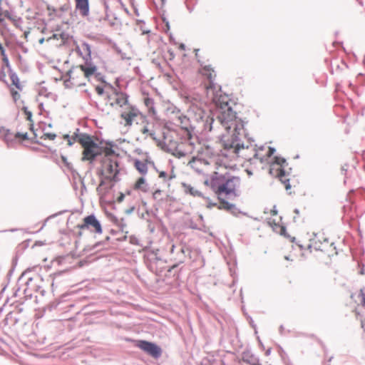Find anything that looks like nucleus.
I'll list each match as a JSON object with an SVG mask.
<instances>
[{"label": "nucleus", "mask_w": 365, "mask_h": 365, "mask_svg": "<svg viewBox=\"0 0 365 365\" xmlns=\"http://www.w3.org/2000/svg\"><path fill=\"white\" fill-rule=\"evenodd\" d=\"M220 168L215 171L210 179L205 180L204 184L211 187L220 202V208L229 210L233 205L228 200L239 196L241 180L238 177L230 176L223 173Z\"/></svg>", "instance_id": "nucleus-1"}, {"label": "nucleus", "mask_w": 365, "mask_h": 365, "mask_svg": "<svg viewBox=\"0 0 365 365\" xmlns=\"http://www.w3.org/2000/svg\"><path fill=\"white\" fill-rule=\"evenodd\" d=\"M217 120L232 139L239 138L244 133V123L237 116L236 113L229 106L228 102H220Z\"/></svg>", "instance_id": "nucleus-2"}, {"label": "nucleus", "mask_w": 365, "mask_h": 365, "mask_svg": "<svg viewBox=\"0 0 365 365\" xmlns=\"http://www.w3.org/2000/svg\"><path fill=\"white\" fill-rule=\"evenodd\" d=\"M112 107L120 108V116L125 127H130L138 118L145 119V116L138 108L129 103L128 96L122 92H116L111 98Z\"/></svg>", "instance_id": "nucleus-3"}, {"label": "nucleus", "mask_w": 365, "mask_h": 365, "mask_svg": "<svg viewBox=\"0 0 365 365\" xmlns=\"http://www.w3.org/2000/svg\"><path fill=\"white\" fill-rule=\"evenodd\" d=\"M96 65L81 64L70 71L69 79L75 86H85L93 76H97L99 74Z\"/></svg>", "instance_id": "nucleus-4"}, {"label": "nucleus", "mask_w": 365, "mask_h": 365, "mask_svg": "<svg viewBox=\"0 0 365 365\" xmlns=\"http://www.w3.org/2000/svg\"><path fill=\"white\" fill-rule=\"evenodd\" d=\"M74 140H77L83 149L81 158L83 161L93 162L97 156L100 155V145L96 143L91 135L81 133Z\"/></svg>", "instance_id": "nucleus-5"}, {"label": "nucleus", "mask_w": 365, "mask_h": 365, "mask_svg": "<svg viewBox=\"0 0 365 365\" xmlns=\"http://www.w3.org/2000/svg\"><path fill=\"white\" fill-rule=\"evenodd\" d=\"M307 248L310 252L321 251L324 252L329 257L338 254L334 243L326 237L324 234L318 233L310 239Z\"/></svg>", "instance_id": "nucleus-6"}, {"label": "nucleus", "mask_w": 365, "mask_h": 365, "mask_svg": "<svg viewBox=\"0 0 365 365\" xmlns=\"http://www.w3.org/2000/svg\"><path fill=\"white\" fill-rule=\"evenodd\" d=\"M229 140H225V149L235 155L238 158L250 161L253 158L263 160V158L259 157L258 153L254 148L240 147L238 138L232 139L231 143H228Z\"/></svg>", "instance_id": "nucleus-7"}, {"label": "nucleus", "mask_w": 365, "mask_h": 365, "mask_svg": "<svg viewBox=\"0 0 365 365\" xmlns=\"http://www.w3.org/2000/svg\"><path fill=\"white\" fill-rule=\"evenodd\" d=\"M201 83L207 93L214 92L220 86L216 82L217 73L211 65H201L197 71Z\"/></svg>", "instance_id": "nucleus-8"}, {"label": "nucleus", "mask_w": 365, "mask_h": 365, "mask_svg": "<svg viewBox=\"0 0 365 365\" xmlns=\"http://www.w3.org/2000/svg\"><path fill=\"white\" fill-rule=\"evenodd\" d=\"M288 163L281 157H275L274 162L270 165V173L280 179L284 185L286 190L291 194L292 192L290 179L287 178L286 168Z\"/></svg>", "instance_id": "nucleus-9"}, {"label": "nucleus", "mask_w": 365, "mask_h": 365, "mask_svg": "<svg viewBox=\"0 0 365 365\" xmlns=\"http://www.w3.org/2000/svg\"><path fill=\"white\" fill-rule=\"evenodd\" d=\"M118 173V163L116 157L114 158H103L101 168L99 171L101 178L116 182L118 181L117 175Z\"/></svg>", "instance_id": "nucleus-10"}, {"label": "nucleus", "mask_w": 365, "mask_h": 365, "mask_svg": "<svg viewBox=\"0 0 365 365\" xmlns=\"http://www.w3.org/2000/svg\"><path fill=\"white\" fill-rule=\"evenodd\" d=\"M77 227L80 230H88L95 234H101L103 232L102 226L95 215H91L83 219L81 224H78Z\"/></svg>", "instance_id": "nucleus-11"}, {"label": "nucleus", "mask_w": 365, "mask_h": 365, "mask_svg": "<svg viewBox=\"0 0 365 365\" xmlns=\"http://www.w3.org/2000/svg\"><path fill=\"white\" fill-rule=\"evenodd\" d=\"M135 345L155 359L160 357L161 355L162 350L160 347L154 343L145 340H138L135 341Z\"/></svg>", "instance_id": "nucleus-12"}, {"label": "nucleus", "mask_w": 365, "mask_h": 365, "mask_svg": "<svg viewBox=\"0 0 365 365\" xmlns=\"http://www.w3.org/2000/svg\"><path fill=\"white\" fill-rule=\"evenodd\" d=\"M77 54L83 60V65H96L91 58V46L88 43L81 42L76 46L75 48Z\"/></svg>", "instance_id": "nucleus-13"}, {"label": "nucleus", "mask_w": 365, "mask_h": 365, "mask_svg": "<svg viewBox=\"0 0 365 365\" xmlns=\"http://www.w3.org/2000/svg\"><path fill=\"white\" fill-rule=\"evenodd\" d=\"M168 146L172 150V154L178 158L185 156L188 153L187 148H193L192 145L187 141L180 143L170 141Z\"/></svg>", "instance_id": "nucleus-14"}, {"label": "nucleus", "mask_w": 365, "mask_h": 365, "mask_svg": "<svg viewBox=\"0 0 365 365\" xmlns=\"http://www.w3.org/2000/svg\"><path fill=\"white\" fill-rule=\"evenodd\" d=\"M114 180L101 178L100 183L96 188V192L101 200H106L113 187Z\"/></svg>", "instance_id": "nucleus-15"}, {"label": "nucleus", "mask_w": 365, "mask_h": 365, "mask_svg": "<svg viewBox=\"0 0 365 365\" xmlns=\"http://www.w3.org/2000/svg\"><path fill=\"white\" fill-rule=\"evenodd\" d=\"M46 9L48 11V15L51 19L62 18L64 14H66L70 11L71 4L68 2V1H67L66 3H64L63 5H61L58 8H55L53 6L48 5Z\"/></svg>", "instance_id": "nucleus-16"}, {"label": "nucleus", "mask_w": 365, "mask_h": 365, "mask_svg": "<svg viewBox=\"0 0 365 365\" xmlns=\"http://www.w3.org/2000/svg\"><path fill=\"white\" fill-rule=\"evenodd\" d=\"M100 155L103 154V158H114L116 157L118 158V155H115L114 150L113 149V146L110 143H100Z\"/></svg>", "instance_id": "nucleus-17"}, {"label": "nucleus", "mask_w": 365, "mask_h": 365, "mask_svg": "<svg viewBox=\"0 0 365 365\" xmlns=\"http://www.w3.org/2000/svg\"><path fill=\"white\" fill-rule=\"evenodd\" d=\"M138 120H142L143 123H145V125L142 127V128L140 130V133L143 135H144L145 138L150 137L154 140H158L155 131L150 127V124L148 122L147 119L138 118Z\"/></svg>", "instance_id": "nucleus-18"}, {"label": "nucleus", "mask_w": 365, "mask_h": 365, "mask_svg": "<svg viewBox=\"0 0 365 365\" xmlns=\"http://www.w3.org/2000/svg\"><path fill=\"white\" fill-rule=\"evenodd\" d=\"M76 4V9L79 11L82 16H88L89 14V2L88 0H74Z\"/></svg>", "instance_id": "nucleus-19"}, {"label": "nucleus", "mask_w": 365, "mask_h": 365, "mask_svg": "<svg viewBox=\"0 0 365 365\" xmlns=\"http://www.w3.org/2000/svg\"><path fill=\"white\" fill-rule=\"evenodd\" d=\"M46 41L55 46H58L64 43V38L61 34H54L46 38Z\"/></svg>", "instance_id": "nucleus-20"}, {"label": "nucleus", "mask_w": 365, "mask_h": 365, "mask_svg": "<svg viewBox=\"0 0 365 365\" xmlns=\"http://www.w3.org/2000/svg\"><path fill=\"white\" fill-rule=\"evenodd\" d=\"M143 102L145 106L148 108V113L149 115H151L153 116H155L157 114V112L154 108V100L151 98H150L148 95L145 96L143 98Z\"/></svg>", "instance_id": "nucleus-21"}, {"label": "nucleus", "mask_w": 365, "mask_h": 365, "mask_svg": "<svg viewBox=\"0 0 365 365\" xmlns=\"http://www.w3.org/2000/svg\"><path fill=\"white\" fill-rule=\"evenodd\" d=\"M133 189L135 190H140L143 192H146L148 191V187L145 178H139L133 185Z\"/></svg>", "instance_id": "nucleus-22"}, {"label": "nucleus", "mask_w": 365, "mask_h": 365, "mask_svg": "<svg viewBox=\"0 0 365 365\" xmlns=\"http://www.w3.org/2000/svg\"><path fill=\"white\" fill-rule=\"evenodd\" d=\"M135 168L143 175H145L148 172V166L145 162L139 160H135L134 163Z\"/></svg>", "instance_id": "nucleus-23"}, {"label": "nucleus", "mask_w": 365, "mask_h": 365, "mask_svg": "<svg viewBox=\"0 0 365 365\" xmlns=\"http://www.w3.org/2000/svg\"><path fill=\"white\" fill-rule=\"evenodd\" d=\"M22 110L26 116V120L29 122L28 123L29 128L32 130L33 127H34V120L32 119V113L28 110L27 107H25V106L22 108Z\"/></svg>", "instance_id": "nucleus-24"}, {"label": "nucleus", "mask_w": 365, "mask_h": 365, "mask_svg": "<svg viewBox=\"0 0 365 365\" xmlns=\"http://www.w3.org/2000/svg\"><path fill=\"white\" fill-rule=\"evenodd\" d=\"M9 72L12 85L14 86L17 89L21 90V86L17 75L15 73L11 72V71Z\"/></svg>", "instance_id": "nucleus-25"}, {"label": "nucleus", "mask_w": 365, "mask_h": 365, "mask_svg": "<svg viewBox=\"0 0 365 365\" xmlns=\"http://www.w3.org/2000/svg\"><path fill=\"white\" fill-rule=\"evenodd\" d=\"M0 50H1V56H3V61L4 63V68L6 67L7 69H8V71H11V68H10V66H9V59L6 56V55L5 54V51L3 49V47L0 45Z\"/></svg>", "instance_id": "nucleus-26"}, {"label": "nucleus", "mask_w": 365, "mask_h": 365, "mask_svg": "<svg viewBox=\"0 0 365 365\" xmlns=\"http://www.w3.org/2000/svg\"><path fill=\"white\" fill-rule=\"evenodd\" d=\"M358 299L359 303L365 308V292L364 289H360L358 294Z\"/></svg>", "instance_id": "nucleus-27"}, {"label": "nucleus", "mask_w": 365, "mask_h": 365, "mask_svg": "<svg viewBox=\"0 0 365 365\" xmlns=\"http://www.w3.org/2000/svg\"><path fill=\"white\" fill-rule=\"evenodd\" d=\"M56 138V135L52 133H46L41 136V139L53 140Z\"/></svg>", "instance_id": "nucleus-28"}, {"label": "nucleus", "mask_w": 365, "mask_h": 365, "mask_svg": "<svg viewBox=\"0 0 365 365\" xmlns=\"http://www.w3.org/2000/svg\"><path fill=\"white\" fill-rule=\"evenodd\" d=\"M78 135V134H76L74 136L71 138L68 135H64L63 138L67 140L68 145L69 146L72 145L75 142H77V140H74V139H76V136Z\"/></svg>", "instance_id": "nucleus-29"}, {"label": "nucleus", "mask_w": 365, "mask_h": 365, "mask_svg": "<svg viewBox=\"0 0 365 365\" xmlns=\"http://www.w3.org/2000/svg\"><path fill=\"white\" fill-rule=\"evenodd\" d=\"M15 138L17 139H20L21 140H26L29 139L28 133H21V132H17L15 134Z\"/></svg>", "instance_id": "nucleus-30"}, {"label": "nucleus", "mask_w": 365, "mask_h": 365, "mask_svg": "<svg viewBox=\"0 0 365 365\" xmlns=\"http://www.w3.org/2000/svg\"><path fill=\"white\" fill-rule=\"evenodd\" d=\"M153 198L155 200L161 201L162 200V191L160 190H156L153 193Z\"/></svg>", "instance_id": "nucleus-31"}, {"label": "nucleus", "mask_w": 365, "mask_h": 365, "mask_svg": "<svg viewBox=\"0 0 365 365\" xmlns=\"http://www.w3.org/2000/svg\"><path fill=\"white\" fill-rule=\"evenodd\" d=\"M11 95L15 102L20 98L19 92L14 88H11Z\"/></svg>", "instance_id": "nucleus-32"}, {"label": "nucleus", "mask_w": 365, "mask_h": 365, "mask_svg": "<svg viewBox=\"0 0 365 365\" xmlns=\"http://www.w3.org/2000/svg\"><path fill=\"white\" fill-rule=\"evenodd\" d=\"M5 68L2 66L1 71L0 72V81L3 82H6V73L4 71Z\"/></svg>", "instance_id": "nucleus-33"}, {"label": "nucleus", "mask_w": 365, "mask_h": 365, "mask_svg": "<svg viewBox=\"0 0 365 365\" xmlns=\"http://www.w3.org/2000/svg\"><path fill=\"white\" fill-rule=\"evenodd\" d=\"M61 160L62 162L63 163V164L68 168H71V164L68 161V159L66 157L63 156V155H61Z\"/></svg>", "instance_id": "nucleus-34"}, {"label": "nucleus", "mask_w": 365, "mask_h": 365, "mask_svg": "<svg viewBox=\"0 0 365 365\" xmlns=\"http://www.w3.org/2000/svg\"><path fill=\"white\" fill-rule=\"evenodd\" d=\"M274 151H275L274 148L269 147L268 150L266 153V155L267 157H270L271 155H272L274 154Z\"/></svg>", "instance_id": "nucleus-35"}, {"label": "nucleus", "mask_w": 365, "mask_h": 365, "mask_svg": "<svg viewBox=\"0 0 365 365\" xmlns=\"http://www.w3.org/2000/svg\"><path fill=\"white\" fill-rule=\"evenodd\" d=\"M190 192L191 195L194 196H200V192L197 190H194L192 187L190 188Z\"/></svg>", "instance_id": "nucleus-36"}, {"label": "nucleus", "mask_w": 365, "mask_h": 365, "mask_svg": "<svg viewBox=\"0 0 365 365\" xmlns=\"http://www.w3.org/2000/svg\"><path fill=\"white\" fill-rule=\"evenodd\" d=\"M96 91H97L98 94H102L103 92V89L102 88H100V87H97L96 88Z\"/></svg>", "instance_id": "nucleus-37"}, {"label": "nucleus", "mask_w": 365, "mask_h": 365, "mask_svg": "<svg viewBox=\"0 0 365 365\" xmlns=\"http://www.w3.org/2000/svg\"><path fill=\"white\" fill-rule=\"evenodd\" d=\"M166 175H166V173H165V172H163V171H162V172H160V173H159V177H160V178H166Z\"/></svg>", "instance_id": "nucleus-38"}, {"label": "nucleus", "mask_w": 365, "mask_h": 365, "mask_svg": "<svg viewBox=\"0 0 365 365\" xmlns=\"http://www.w3.org/2000/svg\"><path fill=\"white\" fill-rule=\"evenodd\" d=\"M198 51H199V49H196V50H195V56H196V58H197V61H198L199 62H200V56H199V55H198Z\"/></svg>", "instance_id": "nucleus-39"}, {"label": "nucleus", "mask_w": 365, "mask_h": 365, "mask_svg": "<svg viewBox=\"0 0 365 365\" xmlns=\"http://www.w3.org/2000/svg\"><path fill=\"white\" fill-rule=\"evenodd\" d=\"M280 233L282 234L285 231V227L283 226H279Z\"/></svg>", "instance_id": "nucleus-40"}, {"label": "nucleus", "mask_w": 365, "mask_h": 365, "mask_svg": "<svg viewBox=\"0 0 365 365\" xmlns=\"http://www.w3.org/2000/svg\"><path fill=\"white\" fill-rule=\"evenodd\" d=\"M45 41H46V39H45L44 38H42L39 39L38 42H39V43L42 44Z\"/></svg>", "instance_id": "nucleus-41"}, {"label": "nucleus", "mask_w": 365, "mask_h": 365, "mask_svg": "<svg viewBox=\"0 0 365 365\" xmlns=\"http://www.w3.org/2000/svg\"><path fill=\"white\" fill-rule=\"evenodd\" d=\"M124 197V195H121L119 197H118V202H121L123 200Z\"/></svg>", "instance_id": "nucleus-42"}, {"label": "nucleus", "mask_w": 365, "mask_h": 365, "mask_svg": "<svg viewBox=\"0 0 365 365\" xmlns=\"http://www.w3.org/2000/svg\"><path fill=\"white\" fill-rule=\"evenodd\" d=\"M170 59L173 58H174L173 53L170 52Z\"/></svg>", "instance_id": "nucleus-43"}, {"label": "nucleus", "mask_w": 365, "mask_h": 365, "mask_svg": "<svg viewBox=\"0 0 365 365\" xmlns=\"http://www.w3.org/2000/svg\"><path fill=\"white\" fill-rule=\"evenodd\" d=\"M181 252H182V254H185V249H184V248H182V249H181Z\"/></svg>", "instance_id": "nucleus-44"}, {"label": "nucleus", "mask_w": 365, "mask_h": 365, "mask_svg": "<svg viewBox=\"0 0 365 365\" xmlns=\"http://www.w3.org/2000/svg\"><path fill=\"white\" fill-rule=\"evenodd\" d=\"M174 247H175V245H173V246H172V248H171V252H173Z\"/></svg>", "instance_id": "nucleus-45"}, {"label": "nucleus", "mask_w": 365, "mask_h": 365, "mask_svg": "<svg viewBox=\"0 0 365 365\" xmlns=\"http://www.w3.org/2000/svg\"><path fill=\"white\" fill-rule=\"evenodd\" d=\"M272 212H273V214H274V215H277V211L273 210V211H272Z\"/></svg>", "instance_id": "nucleus-46"}, {"label": "nucleus", "mask_w": 365, "mask_h": 365, "mask_svg": "<svg viewBox=\"0 0 365 365\" xmlns=\"http://www.w3.org/2000/svg\"><path fill=\"white\" fill-rule=\"evenodd\" d=\"M161 1L162 4L164 3L165 0H160Z\"/></svg>", "instance_id": "nucleus-47"}, {"label": "nucleus", "mask_w": 365, "mask_h": 365, "mask_svg": "<svg viewBox=\"0 0 365 365\" xmlns=\"http://www.w3.org/2000/svg\"><path fill=\"white\" fill-rule=\"evenodd\" d=\"M183 261H184V259H180V262H183Z\"/></svg>", "instance_id": "nucleus-48"}]
</instances>
